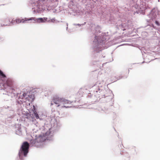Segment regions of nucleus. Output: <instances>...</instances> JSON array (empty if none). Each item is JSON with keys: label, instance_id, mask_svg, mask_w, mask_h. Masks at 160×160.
<instances>
[{"label": "nucleus", "instance_id": "obj_10", "mask_svg": "<svg viewBox=\"0 0 160 160\" xmlns=\"http://www.w3.org/2000/svg\"><path fill=\"white\" fill-rule=\"evenodd\" d=\"M0 75L3 78H6V76L0 70Z\"/></svg>", "mask_w": 160, "mask_h": 160}, {"label": "nucleus", "instance_id": "obj_13", "mask_svg": "<svg viewBox=\"0 0 160 160\" xmlns=\"http://www.w3.org/2000/svg\"><path fill=\"white\" fill-rule=\"evenodd\" d=\"M155 23L158 25H159V23H158V21H156L155 22Z\"/></svg>", "mask_w": 160, "mask_h": 160}, {"label": "nucleus", "instance_id": "obj_17", "mask_svg": "<svg viewBox=\"0 0 160 160\" xmlns=\"http://www.w3.org/2000/svg\"><path fill=\"white\" fill-rule=\"evenodd\" d=\"M11 92H12H12H13V91H12Z\"/></svg>", "mask_w": 160, "mask_h": 160}, {"label": "nucleus", "instance_id": "obj_1", "mask_svg": "<svg viewBox=\"0 0 160 160\" xmlns=\"http://www.w3.org/2000/svg\"><path fill=\"white\" fill-rule=\"evenodd\" d=\"M29 143L27 142H24L22 144L20 150L19 152V157H21L23 153L24 156L26 157L28 152Z\"/></svg>", "mask_w": 160, "mask_h": 160}, {"label": "nucleus", "instance_id": "obj_8", "mask_svg": "<svg viewBox=\"0 0 160 160\" xmlns=\"http://www.w3.org/2000/svg\"><path fill=\"white\" fill-rule=\"evenodd\" d=\"M33 107H34L33 109L34 110V116H35L36 118L37 119H38L39 118V116L38 115V114L37 113L36 111H35V108L34 106H33Z\"/></svg>", "mask_w": 160, "mask_h": 160}, {"label": "nucleus", "instance_id": "obj_5", "mask_svg": "<svg viewBox=\"0 0 160 160\" xmlns=\"http://www.w3.org/2000/svg\"><path fill=\"white\" fill-rule=\"evenodd\" d=\"M71 102H72L70 101L67 100L64 98H62L61 106L62 108H68L69 106H68L67 105L70 104Z\"/></svg>", "mask_w": 160, "mask_h": 160}, {"label": "nucleus", "instance_id": "obj_12", "mask_svg": "<svg viewBox=\"0 0 160 160\" xmlns=\"http://www.w3.org/2000/svg\"><path fill=\"white\" fill-rule=\"evenodd\" d=\"M26 95H27V93H24L23 94V97L22 98H23L25 97L26 96Z\"/></svg>", "mask_w": 160, "mask_h": 160}, {"label": "nucleus", "instance_id": "obj_2", "mask_svg": "<svg viewBox=\"0 0 160 160\" xmlns=\"http://www.w3.org/2000/svg\"><path fill=\"white\" fill-rule=\"evenodd\" d=\"M34 20L35 21L36 19L34 17H32L31 18H17L15 20L13 19V23L16 22L17 23H19L21 22L23 23H26L29 22V21L31 20Z\"/></svg>", "mask_w": 160, "mask_h": 160}, {"label": "nucleus", "instance_id": "obj_7", "mask_svg": "<svg viewBox=\"0 0 160 160\" xmlns=\"http://www.w3.org/2000/svg\"><path fill=\"white\" fill-rule=\"evenodd\" d=\"M48 18H47L44 17L42 18H39L37 19V21L38 22H44L46 21H47Z\"/></svg>", "mask_w": 160, "mask_h": 160}, {"label": "nucleus", "instance_id": "obj_11", "mask_svg": "<svg viewBox=\"0 0 160 160\" xmlns=\"http://www.w3.org/2000/svg\"><path fill=\"white\" fill-rule=\"evenodd\" d=\"M55 21V18H52L50 20H49L48 22H54Z\"/></svg>", "mask_w": 160, "mask_h": 160}, {"label": "nucleus", "instance_id": "obj_4", "mask_svg": "<svg viewBox=\"0 0 160 160\" xmlns=\"http://www.w3.org/2000/svg\"><path fill=\"white\" fill-rule=\"evenodd\" d=\"M62 99V98L57 96H55L53 97L52 100L57 107H59L61 105Z\"/></svg>", "mask_w": 160, "mask_h": 160}, {"label": "nucleus", "instance_id": "obj_15", "mask_svg": "<svg viewBox=\"0 0 160 160\" xmlns=\"http://www.w3.org/2000/svg\"><path fill=\"white\" fill-rule=\"evenodd\" d=\"M51 105H52L53 104L52 103H51Z\"/></svg>", "mask_w": 160, "mask_h": 160}, {"label": "nucleus", "instance_id": "obj_6", "mask_svg": "<svg viewBox=\"0 0 160 160\" xmlns=\"http://www.w3.org/2000/svg\"><path fill=\"white\" fill-rule=\"evenodd\" d=\"M6 84L8 86L10 87H12L13 85V82L12 79L10 78H8L6 82L3 83V86L5 87Z\"/></svg>", "mask_w": 160, "mask_h": 160}, {"label": "nucleus", "instance_id": "obj_3", "mask_svg": "<svg viewBox=\"0 0 160 160\" xmlns=\"http://www.w3.org/2000/svg\"><path fill=\"white\" fill-rule=\"evenodd\" d=\"M13 19L7 18L2 20L0 23V25L2 27L9 26L13 23Z\"/></svg>", "mask_w": 160, "mask_h": 160}, {"label": "nucleus", "instance_id": "obj_16", "mask_svg": "<svg viewBox=\"0 0 160 160\" xmlns=\"http://www.w3.org/2000/svg\"><path fill=\"white\" fill-rule=\"evenodd\" d=\"M14 90L12 88V90Z\"/></svg>", "mask_w": 160, "mask_h": 160}, {"label": "nucleus", "instance_id": "obj_9", "mask_svg": "<svg viewBox=\"0 0 160 160\" xmlns=\"http://www.w3.org/2000/svg\"><path fill=\"white\" fill-rule=\"evenodd\" d=\"M36 140L38 142H41L43 141V140L42 139V138L41 137L39 136L36 139Z\"/></svg>", "mask_w": 160, "mask_h": 160}, {"label": "nucleus", "instance_id": "obj_14", "mask_svg": "<svg viewBox=\"0 0 160 160\" xmlns=\"http://www.w3.org/2000/svg\"><path fill=\"white\" fill-rule=\"evenodd\" d=\"M41 1H47L48 0H40Z\"/></svg>", "mask_w": 160, "mask_h": 160}]
</instances>
